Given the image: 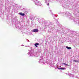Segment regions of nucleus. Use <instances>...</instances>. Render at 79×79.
I'll return each instance as SVG.
<instances>
[{
    "mask_svg": "<svg viewBox=\"0 0 79 79\" xmlns=\"http://www.w3.org/2000/svg\"><path fill=\"white\" fill-rule=\"evenodd\" d=\"M39 45V43H36L35 44V47H37V45Z\"/></svg>",
    "mask_w": 79,
    "mask_h": 79,
    "instance_id": "20e7f679",
    "label": "nucleus"
},
{
    "mask_svg": "<svg viewBox=\"0 0 79 79\" xmlns=\"http://www.w3.org/2000/svg\"><path fill=\"white\" fill-rule=\"evenodd\" d=\"M58 68V69H62V70H64L65 69V68Z\"/></svg>",
    "mask_w": 79,
    "mask_h": 79,
    "instance_id": "39448f33",
    "label": "nucleus"
},
{
    "mask_svg": "<svg viewBox=\"0 0 79 79\" xmlns=\"http://www.w3.org/2000/svg\"><path fill=\"white\" fill-rule=\"evenodd\" d=\"M38 31H39L38 29H35L32 30V32H38Z\"/></svg>",
    "mask_w": 79,
    "mask_h": 79,
    "instance_id": "f257e3e1",
    "label": "nucleus"
},
{
    "mask_svg": "<svg viewBox=\"0 0 79 79\" xmlns=\"http://www.w3.org/2000/svg\"><path fill=\"white\" fill-rule=\"evenodd\" d=\"M19 15H21V16H25V14L24 13H22L21 12L19 13Z\"/></svg>",
    "mask_w": 79,
    "mask_h": 79,
    "instance_id": "f03ea898",
    "label": "nucleus"
},
{
    "mask_svg": "<svg viewBox=\"0 0 79 79\" xmlns=\"http://www.w3.org/2000/svg\"><path fill=\"white\" fill-rule=\"evenodd\" d=\"M48 5H49V3H48Z\"/></svg>",
    "mask_w": 79,
    "mask_h": 79,
    "instance_id": "1a4fd4ad",
    "label": "nucleus"
},
{
    "mask_svg": "<svg viewBox=\"0 0 79 79\" xmlns=\"http://www.w3.org/2000/svg\"><path fill=\"white\" fill-rule=\"evenodd\" d=\"M63 64H64V65H66V66H68V65L66 64H65L64 63H63Z\"/></svg>",
    "mask_w": 79,
    "mask_h": 79,
    "instance_id": "423d86ee",
    "label": "nucleus"
},
{
    "mask_svg": "<svg viewBox=\"0 0 79 79\" xmlns=\"http://www.w3.org/2000/svg\"><path fill=\"white\" fill-rule=\"evenodd\" d=\"M66 48H67V49H69V50H71V48L70 47H69L68 46H66Z\"/></svg>",
    "mask_w": 79,
    "mask_h": 79,
    "instance_id": "7ed1b4c3",
    "label": "nucleus"
},
{
    "mask_svg": "<svg viewBox=\"0 0 79 79\" xmlns=\"http://www.w3.org/2000/svg\"><path fill=\"white\" fill-rule=\"evenodd\" d=\"M76 62L77 63H78V62H79V60H76V62Z\"/></svg>",
    "mask_w": 79,
    "mask_h": 79,
    "instance_id": "0eeeda50",
    "label": "nucleus"
},
{
    "mask_svg": "<svg viewBox=\"0 0 79 79\" xmlns=\"http://www.w3.org/2000/svg\"><path fill=\"white\" fill-rule=\"evenodd\" d=\"M73 60V61H74V62H76V60Z\"/></svg>",
    "mask_w": 79,
    "mask_h": 79,
    "instance_id": "6e6552de",
    "label": "nucleus"
}]
</instances>
